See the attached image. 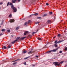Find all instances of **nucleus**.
I'll list each match as a JSON object with an SVG mask.
<instances>
[{"mask_svg": "<svg viewBox=\"0 0 67 67\" xmlns=\"http://www.w3.org/2000/svg\"><path fill=\"white\" fill-rule=\"evenodd\" d=\"M1 35H2V34H0V36H1Z\"/></svg>", "mask_w": 67, "mask_h": 67, "instance_id": "obj_45", "label": "nucleus"}, {"mask_svg": "<svg viewBox=\"0 0 67 67\" xmlns=\"http://www.w3.org/2000/svg\"><path fill=\"white\" fill-rule=\"evenodd\" d=\"M61 35H60V34H59L58 35V37H60V36Z\"/></svg>", "mask_w": 67, "mask_h": 67, "instance_id": "obj_13", "label": "nucleus"}, {"mask_svg": "<svg viewBox=\"0 0 67 67\" xmlns=\"http://www.w3.org/2000/svg\"><path fill=\"white\" fill-rule=\"evenodd\" d=\"M16 41H15V40L14 41L12 42V44H13V43H14Z\"/></svg>", "mask_w": 67, "mask_h": 67, "instance_id": "obj_15", "label": "nucleus"}, {"mask_svg": "<svg viewBox=\"0 0 67 67\" xmlns=\"http://www.w3.org/2000/svg\"><path fill=\"white\" fill-rule=\"evenodd\" d=\"M31 51H33V49L31 48Z\"/></svg>", "mask_w": 67, "mask_h": 67, "instance_id": "obj_43", "label": "nucleus"}, {"mask_svg": "<svg viewBox=\"0 0 67 67\" xmlns=\"http://www.w3.org/2000/svg\"><path fill=\"white\" fill-rule=\"evenodd\" d=\"M11 8L12 9H13V10H14V12H16L17 9H16L15 7H14V6L13 5L11 6Z\"/></svg>", "mask_w": 67, "mask_h": 67, "instance_id": "obj_2", "label": "nucleus"}, {"mask_svg": "<svg viewBox=\"0 0 67 67\" xmlns=\"http://www.w3.org/2000/svg\"><path fill=\"white\" fill-rule=\"evenodd\" d=\"M0 4H2V2H1L0 3Z\"/></svg>", "mask_w": 67, "mask_h": 67, "instance_id": "obj_44", "label": "nucleus"}, {"mask_svg": "<svg viewBox=\"0 0 67 67\" xmlns=\"http://www.w3.org/2000/svg\"><path fill=\"white\" fill-rule=\"evenodd\" d=\"M54 38H55V37H54Z\"/></svg>", "mask_w": 67, "mask_h": 67, "instance_id": "obj_54", "label": "nucleus"}, {"mask_svg": "<svg viewBox=\"0 0 67 67\" xmlns=\"http://www.w3.org/2000/svg\"><path fill=\"white\" fill-rule=\"evenodd\" d=\"M12 5V3H9V5Z\"/></svg>", "mask_w": 67, "mask_h": 67, "instance_id": "obj_22", "label": "nucleus"}, {"mask_svg": "<svg viewBox=\"0 0 67 67\" xmlns=\"http://www.w3.org/2000/svg\"><path fill=\"white\" fill-rule=\"evenodd\" d=\"M59 48V47L57 48H56L55 49L52 50V51H57L58 50V49Z\"/></svg>", "mask_w": 67, "mask_h": 67, "instance_id": "obj_11", "label": "nucleus"}, {"mask_svg": "<svg viewBox=\"0 0 67 67\" xmlns=\"http://www.w3.org/2000/svg\"><path fill=\"white\" fill-rule=\"evenodd\" d=\"M64 63V61H61L60 62V64H62Z\"/></svg>", "mask_w": 67, "mask_h": 67, "instance_id": "obj_25", "label": "nucleus"}, {"mask_svg": "<svg viewBox=\"0 0 67 67\" xmlns=\"http://www.w3.org/2000/svg\"><path fill=\"white\" fill-rule=\"evenodd\" d=\"M56 52V51H48L47 52V53H51V52Z\"/></svg>", "mask_w": 67, "mask_h": 67, "instance_id": "obj_4", "label": "nucleus"}, {"mask_svg": "<svg viewBox=\"0 0 67 67\" xmlns=\"http://www.w3.org/2000/svg\"><path fill=\"white\" fill-rule=\"evenodd\" d=\"M26 37H21V38H20V40H23V39H24V38H25Z\"/></svg>", "mask_w": 67, "mask_h": 67, "instance_id": "obj_7", "label": "nucleus"}, {"mask_svg": "<svg viewBox=\"0 0 67 67\" xmlns=\"http://www.w3.org/2000/svg\"><path fill=\"white\" fill-rule=\"evenodd\" d=\"M46 47L47 48V47H44V48H46Z\"/></svg>", "mask_w": 67, "mask_h": 67, "instance_id": "obj_50", "label": "nucleus"}, {"mask_svg": "<svg viewBox=\"0 0 67 67\" xmlns=\"http://www.w3.org/2000/svg\"><path fill=\"white\" fill-rule=\"evenodd\" d=\"M18 2H20V1H21V0H17Z\"/></svg>", "mask_w": 67, "mask_h": 67, "instance_id": "obj_40", "label": "nucleus"}, {"mask_svg": "<svg viewBox=\"0 0 67 67\" xmlns=\"http://www.w3.org/2000/svg\"><path fill=\"white\" fill-rule=\"evenodd\" d=\"M9 3H10V2H8L7 4V6H8V5H9Z\"/></svg>", "mask_w": 67, "mask_h": 67, "instance_id": "obj_21", "label": "nucleus"}, {"mask_svg": "<svg viewBox=\"0 0 67 67\" xmlns=\"http://www.w3.org/2000/svg\"><path fill=\"white\" fill-rule=\"evenodd\" d=\"M4 48V49H6V48H7V47L5 46H4V47H3L2 48V49H3Z\"/></svg>", "mask_w": 67, "mask_h": 67, "instance_id": "obj_12", "label": "nucleus"}, {"mask_svg": "<svg viewBox=\"0 0 67 67\" xmlns=\"http://www.w3.org/2000/svg\"><path fill=\"white\" fill-rule=\"evenodd\" d=\"M49 14H52V12H49Z\"/></svg>", "mask_w": 67, "mask_h": 67, "instance_id": "obj_30", "label": "nucleus"}, {"mask_svg": "<svg viewBox=\"0 0 67 67\" xmlns=\"http://www.w3.org/2000/svg\"><path fill=\"white\" fill-rule=\"evenodd\" d=\"M19 29V27H16V30H18V29Z\"/></svg>", "mask_w": 67, "mask_h": 67, "instance_id": "obj_17", "label": "nucleus"}, {"mask_svg": "<svg viewBox=\"0 0 67 67\" xmlns=\"http://www.w3.org/2000/svg\"><path fill=\"white\" fill-rule=\"evenodd\" d=\"M5 31V29H3L2 30V32H3V31Z\"/></svg>", "mask_w": 67, "mask_h": 67, "instance_id": "obj_24", "label": "nucleus"}, {"mask_svg": "<svg viewBox=\"0 0 67 67\" xmlns=\"http://www.w3.org/2000/svg\"><path fill=\"white\" fill-rule=\"evenodd\" d=\"M36 57L37 58H38V56H36Z\"/></svg>", "mask_w": 67, "mask_h": 67, "instance_id": "obj_46", "label": "nucleus"}, {"mask_svg": "<svg viewBox=\"0 0 67 67\" xmlns=\"http://www.w3.org/2000/svg\"><path fill=\"white\" fill-rule=\"evenodd\" d=\"M34 15H35V16H37V15H38V13H36Z\"/></svg>", "mask_w": 67, "mask_h": 67, "instance_id": "obj_18", "label": "nucleus"}, {"mask_svg": "<svg viewBox=\"0 0 67 67\" xmlns=\"http://www.w3.org/2000/svg\"><path fill=\"white\" fill-rule=\"evenodd\" d=\"M35 33H36V32H33L32 33V35H34V34Z\"/></svg>", "mask_w": 67, "mask_h": 67, "instance_id": "obj_28", "label": "nucleus"}, {"mask_svg": "<svg viewBox=\"0 0 67 67\" xmlns=\"http://www.w3.org/2000/svg\"><path fill=\"white\" fill-rule=\"evenodd\" d=\"M7 31L8 32H10V30H7Z\"/></svg>", "mask_w": 67, "mask_h": 67, "instance_id": "obj_29", "label": "nucleus"}, {"mask_svg": "<svg viewBox=\"0 0 67 67\" xmlns=\"http://www.w3.org/2000/svg\"><path fill=\"white\" fill-rule=\"evenodd\" d=\"M19 39H20V37H18L17 38L16 40H15V41L16 42V41H18V40H19Z\"/></svg>", "mask_w": 67, "mask_h": 67, "instance_id": "obj_6", "label": "nucleus"}, {"mask_svg": "<svg viewBox=\"0 0 67 67\" xmlns=\"http://www.w3.org/2000/svg\"><path fill=\"white\" fill-rule=\"evenodd\" d=\"M9 18H11L12 17V15L11 14H10L9 15Z\"/></svg>", "mask_w": 67, "mask_h": 67, "instance_id": "obj_20", "label": "nucleus"}, {"mask_svg": "<svg viewBox=\"0 0 67 67\" xmlns=\"http://www.w3.org/2000/svg\"><path fill=\"white\" fill-rule=\"evenodd\" d=\"M12 3H15V1H14V0H12Z\"/></svg>", "mask_w": 67, "mask_h": 67, "instance_id": "obj_19", "label": "nucleus"}, {"mask_svg": "<svg viewBox=\"0 0 67 67\" xmlns=\"http://www.w3.org/2000/svg\"><path fill=\"white\" fill-rule=\"evenodd\" d=\"M27 22H26L24 24V25H26V24H27Z\"/></svg>", "mask_w": 67, "mask_h": 67, "instance_id": "obj_27", "label": "nucleus"}, {"mask_svg": "<svg viewBox=\"0 0 67 67\" xmlns=\"http://www.w3.org/2000/svg\"><path fill=\"white\" fill-rule=\"evenodd\" d=\"M11 47V46H8V48H10Z\"/></svg>", "mask_w": 67, "mask_h": 67, "instance_id": "obj_38", "label": "nucleus"}, {"mask_svg": "<svg viewBox=\"0 0 67 67\" xmlns=\"http://www.w3.org/2000/svg\"><path fill=\"white\" fill-rule=\"evenodd\" d=\"M53 64L54 65V64L55 66H59V65H60V63L57 62H53Z\"/></svg>", "mask_w": 67, "mask_h": 67, "instance_id": "obj_1", "label": "nucleus"}, {"mask_svg": "<svg viewBox=\"0 0 67 67\" xmlns=\"http://www.w3.org/2000/svg\"><path fill=\"white\" fill-rule=\"evenodd\" d=\"M29 58V57H27L25 59H27V58Z\"/></svg>", "mask_w": 67, "mask_h": 67, "instance_id": "obj_47", "label": "nucleus"}, {"mask_svg": "<svg viewBox=\"0 0 67 67\" xmlns=\"http://www.w3.org/2000/svg\"><path fill=\"white\" fill-rule=\"evenodd\" d=\"M26 33H24V35H26Z\"/></svg>", "mask_w": 67, "mask_h": 67, "instance_id": "obj_49", "label": "nucleus"}, {"mask_svg": "<svg viewBox=\"0 0 67 67\" xmlns=\"http://www.w3.org/2000/svg\"><path fill=\"white\" fill-rule=\"evenodd\" d=\"M3 24V22L2 21V23H1V25H2V24Z\"/></svg>", "mask_w": 67, "mask_h": 67, "instance_id": "obj_34", "label": "nucleus"}, {"mask_svg": "<svg viewBox=\"0 0 67 67\" xmlns=\"http://www.w3.org/2000/svg\"><path fill=\"white\" fill-rule=\"evenodd\" d=\"M24 54H25L26 53V51H24L23 52Z\"/></svg>", "mask_w": 67, "mask_h": 67, "instance_id": "obj_23", "label": "nucleus"}, {"mask_svg": "<svg viewBox=\"0 0 67 67\" xmlns=\"http://www.w3.org/2000/svg\"><path fill=\"white\" fill-rule=\"evenodd\" d=\"M59 53H60V54H61V53H62V51H60L59 52Z\"/></svg>", "mask_w": 67, "mask_h": 67, "instance_id": "obj_35", "label": "nucleus"}, {"mask_svg": "<svg viewBox=\"0 0 67 67\" xmlns=\"http://www.w3.org/2000/svg\"><path fill=\"white\" fill-rule=\"evenodd\" d=\"M40 23L39 22H38L37 23H35V24H38V23Z\"/></svg>", "mask_w": 67, "mask_h": 67, "instance_id": "obj_37", "label": "nucleus"}, {"mask_svg": "<svg viewBox=\"0 0 67 67\" xmlns=\"http://www.w3.org/2000/svg\"><path fill=\"white\" fill-rule=\"evenodd\" d=\"M54 43L55 44H54V46H55V47H56L57 46V44H58V43H57V40H56L54 42Z\"/></svg>", "mask_w": 67, "mask_h": 67, "instance_id": "obj_3", "label": "nucleus"}, {"mask_svg": "<svg viewBox=\"0 0 67 67\" xmlns=\"http://www.w3.org/2000/svg\"><path fill=\"white\" fill-rule=\"evenodd\" d=\"M46 5H48V3H46Z\"/></svg>", "mask_w": 67, "mask_h": 67, "instance_id": "obj_41", "label": "nucleus"}, {"mask_svg": "<svg viewBox=\"0 0 67 67\" xmlns=\"http://www.w3.org/2000/svg\"><path fill=\"white\" fill-rule=\"evenodd\" d=\"M63 41H64V40L60 41L58 42L57 41V42L58 43H61V42H63Z\"/></svg>", "mask_w": 67, "mask_h": 67, "instance_id": "obj_8", "label": "nucleus"}, {"mask_svg": "<svg viewBox=\"0 0 67 67\" xmlns=\"http://www.w3.org/2000/svg\"><path fill=\"white\" fill-rule=\"evenodd\" d=\"M37 19H41V17H38L37 18Z\"/></svg>", "mask_w": 67, "mask_h": 67, "instance_id": "obj_36", "label": "nucleus"}, {"mask_svg": "<svg viewBox=\"0 0 67 67\" xmlns=\"http://www.w3.org/2000/svg\"><path fill=\"white\" fill-rule=\"evenodd\" d=\"M35 66V65H32L33 67H34V66Z\"/></svg>", "mask_w": 67, "mask_h": 67, "instance_id": "obj_48", "label": "nucleus"}, {"mask_svg": "<svg viewBox=\"0 0 67 67\" xmlns=\"http://www.w3.org/2000/svg\"><path fill=\"white\" fill-rule=\"evenodd\" d=\"M65 51H67V47H66L65 48Z\"/></svg>", "mask_w": 67, "mask_h": 67, "instance_id": "obj_31", "label": "nucleus"}, {"mask_svg": "<svg viewBox=\"0 0 67 67\" xmlns=\"http://www.w3.org/2000/svg\"><path fill=\"white\" fill-rule=\"evenodd\" d=\"M24 64V65H26V62H25Z\"/></svg>", "mask_w": 67, "mask_h": 67, "instance_id": "obj_39", "label": "nucleus"}, {"mask_svg": "<svg viewBox=\"0 0 67 67\" xmlns=\"http://www.w3.org/2000/svg\"><path fill=\"white\" fill-rule=\"evenodd\" d=\"M46 15H47V14H45L43 16H46Z\"/></svg>", "mask_w": 67, "mask_h": 67, "instance_id": "obj_16", "label": "nucleus"}, {"mask_svg": "<svg viewBox=\"0 0 67 67\" xmlns=\"http://www.w3.org/2000/svg\"><path fill=\"white\" fill-rule=\"evenodd\" d=\"M33 15V14H32V15H31L30 16H31V15Z\"/></svg>", "mask_w": 67, "mask_h": 67, "instance_id": "obj_53", "label": "nucleus"}, {"mask_svg": "<svg viewBox=\"0 0 67 67\" xmlns=\"http://www.w3.org/2000/svg\"><path fill=\"white\" fill-rule=\"evenodd\" d=\"M17 0H14V1H16Z\"/></svg>", "mask_w": 67, "mask_h": 67, "instance_id": "obj_51", "label": "nucleus"}, {"mask_svg": "<svg viewBox=\"0 0 67 67\" xmlns=\"http://www.w3.org/2000/svg\"><path fill=\"white\" fill-rule=\"evenodd\" d=\"M25 33H29V32L27 31H25Z\"/></svg>", "mask_w": 67, "mask_h": 67, "instance_id": "obj_32", "label": "nucleus"}, {"mask_svg": "<svg viewBox=\"0 0 67 67\" xmlns=\"http://www.w3.org/2000/svg\"><path fill=\"white\" fill-rule=\"evenodd\" d=\"M20 60V59H18L16 60L15 61H12V62H16V61H18V60Z\"/></svg>", "mask_w": 67, "mask_h": 67, "instance_id": "obj_9", "label": "nucleus"}, {"mask_svg": "<svg viewBox=\"0 0 67 67\" xmlns=\"http://www.w3.org/2000/svg\"><path fill=\"white\" fill-rule=\"evenodd\" d=\"M37 39L38 40L40 41H41V40H42V39H41V38H38Z\"/></svg>", "mask_w": 67, "mask_h": 67, "instance_id": "obj_14", "label": "nucleus"}, {"mask_svg": "<svg viewBox=\"0 0 67 67\" xmlns=\"http://www.w3.org/2000/svg\"><path fill=\"white\" fill-rule=\"evenodd\" d=\"M30 22H31V20H29L28 21V23H30Z\"/></svg>", "mask_w": 67, "mask_h": 67, "instance_id": "obj_33", "label": "nucleus"}, {"mask_svg": "<svg viewBox=\"0 0 67 67\" xmlns=\"http://www.w3.org/2000/svg\"><path fill=\"white\" fill-rule=\"evenodd\" d=\"M16 64V62L14 63H13V65H14V64Z\"/></svg>", "mask_w": 67, "mask_h": 67, "instance_id": "obj_42", "label": "nucleus"}, {"mask_svg": "<svg viewBox=\"0 0 67 67\" xmlns=\"http://www.w3.org/2000/svg\"><path fill=\"white\" fill-rule=\"evenodd\" d=\"M48 23H49L51 22V21L50 20H49L48 21Z\"/></svg>", "mask_w": 67, "mask_h": 67, "instance_id": "obj_26", "label": "nucleus"}, {"mask_svg": "<svg viewBox=\"0 0 67 67\" xmlns=\"http://www.w3.org/2000/svg\"><path fill=\"white\" fill-rule=\"evenodd\" d=\"M34 51H33V52H32L31 51L28 52V54H32V53H34Z\"/></svg>", "mask_w": 67, "mask_h": 67, "instance_id": "obj_10", "label": "nucleus"}, {"mask_svg": "<svg viewBox=\"0 0 67 67\" xmlns=\"http://www.w3.org/2000/svg\"><path fill=\"white\" fill-rule=\"evenodd\" d=\"M10 23H12V22H14V19H10Z\"/></svg>", "mask_w": 67, "mask_h": 67, "instance_id": "obj_5", "label": "nucleus"}, {"mask_svg": "<svg viewBox=\"0 0 67 67\" xmlns=\"http://www.w3.org/2000/svg\"><path fill=\"white\" fill-rule=\"evenodd\" d=\"M11 36H12V37H13V35H11Z\"/></svg>", "mask_w": 67, "mask_h": 67, "instance_id": "obj_52", "label": "nucleus"}]
</instances>
